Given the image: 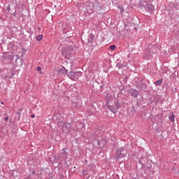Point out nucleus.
<instances>
[{"label": "nucleus", "mask_w": 179, "mask_h": 179, "mask_svg": "<svg viewBox=\"0 0 179 179\" xmlns=\"http://www.w3.org/2000/svg\"><path fill=\"white\" fill-rule=\"evenodd\" d=\"M138 8L145 9L147 12H153L155 10V6L148 1H143L138 3Z\"/></svg>", "instance_id": "1"}, {"label": "nucleus", "mask_w": 179, "mask_h": 179, "mask_svg": "<svg viewBox=\"0 0 179 179\" xmlns=\"http://www.w3.org/2000/svg\"><path fill=\"white\" fill-rule=\"evenodd\" d=\"M15 58V56L8 52H3L2 55V62L3 64H12V61H13V59Z\"/></svg>", "instance_id": "2"}, {"label": "nucleus", "mask_w": 179, "mask_h": 179, "mask_svg": "<svg viewBox=\"0 0 179 179\" xmlns=\"http://www.w3.org/2000/svg\"><path fill=\"white\" fill-rule=\"evenodd\" d=\"M68 78L69 79H71V80H78L80 76H82V72L81 71H70L67 74Z\"/></svg>", "instance_id": "3"}, {"label": "nucleus", "mask_w": 179, "mask_h": 179, "mask_svg": "<svg viewBox=\"0 0 179 179\" xmlns=\"http://www.w3.org/2000/svg\"><path fill=\"white\" fill-rule=\"evenodd\" d=\"M108 108L113 114H117V111H118V108H120V103L116 101V102H115L114 105L108 106Z\"/></svg>", "instance_id": "4"}, {"label": "nucleus", "mask_w": 179, "mask_h": 179, "mask_svg": "<svg viewBox=\"0 0 179 179\" xmlns=\"http://www.w3.org/2000/svg\"><path fill=\"white\" fill-rule=\"evenodd\" d=\"M60 124L62 125V129L63 132H70L72 128L71 123L60 122Z\"/></svg>", "instance_id": "5"}, {"label": "nucleus", "mask_w": 179, "mask_h": 179, "mask_svg": "<svg viewBox=\"0 0 179 179\" xmlns=\"http://www.w3.org/2000/svg\"><path fill=\"white\" fill-rule=\"evenodd\" d=\"M127 153H128V152L125 150V148H121L119 150L117 151V156H116V157L117 159L125 157V156H127Z\"/></svg>", "instance_id": "6"}, {"label": "nucleus", "mask_w": 179, "mask_h": 179, "mask_svg": "<svg viewBox=\"0 0 179 179\" xmlns=\"http://www.w3.org/2000/svg\"><path fill=\"white\" fill-rule=\"evenodd\" d=\"M129 93L132 97L136 98V97H138V95L139 94V91H138L135 89L131 88L129 90Z\"/></svg>", "instance_id": "7"}, {"label": "nucleus", "mask_w": 179, "mask_h": 179, "mask_svg": "<svg viewBox=\"0 0 179 179\" xmlns=\"http://www.w3.org/2000/svg\"><path fill=\"white\" fill-rule=\"evenodd\" d=\"M88 43H93L94 41V35L93 34H90L87 36Z\"/></svg>", "instance_id": "8"}, {"label": "nucleus", "mask_w": 179, "mask_h": 179, "mask_svg": "<svg viewBox=\"0 0 179 179\" xmlns=\"http://www.w3.org/2000/svg\"><path fill=\"white\" fill-rule=\"evenodd\" d=\"M58 73L63 75H66L68 73V70L65 69V67H62V69H59Z\"/></svg>", "instance_id": "9"}, {"label": "nucleus", "mask_w": 179, "mask_h": 179, "mask_svg": "<svg viewBox=\"0 0 179 179\" xmlns=\"http://www.w3.org/2000/svg\"><path fill=\"white\" fill-rule=\"evenodd\" d=\"M163 83V79H159L155 83L156 86H159Z\"/></svg>", "instance_id": "10"}, {"label": "nucleus", "mask_w": 179, "mask_h": 179, "mask_svg": "<svg viewBox=\"0 0 179 179\" xmlns=\"http://www.w3.org/2000/svg\"><path fill=\"white\" fill-rule=\"evenodd\" d=\"M174 118H176V115L173 114L169 116V119L171 122H174Z\"/></svg>", "instance_id": "11"}, {"label": "nucleus", "mask_w": 179, "mask_h": 179, "mask_svg": "<svg viewBox=\"0 0 179 179\" xmlns=\"http://www.w3.org/2000/svg\"><path fill=\"white\" fill-rule=\"evenodd\" d=\"M37 41H41L43 40V34L36 36Z\"/></svg>", "instance_id": "12"}, {"label": "nucleus", "mask_w": 179, "mask_h": 179, "mask_svg": "<svg viewBox=\"0 0 179 179\" xmlns=\"http://www.w3.org/2000/svg\"><path fill=\"white\" fill-rule=\"evenodd\" d=\"M118 8L120 9L121 13H124V7L119 6Z\"/></svg>", "instance_id": "13"}, {"label": "nucleus", "mask_w": 179, "mask_h": 179, "mask_svg": "<svg viewBox=\"0 0 179 179\" xmlns=\"http://www.w3.org/2000/svg\"><path fill=\"white\" fill-rule=\"evenodd\" d=\"M16 115H17V121L20 120L21 113L20 112H16Z\"/></svg>", "instance_id": "14"}, {"label": "nucleus", "mask_w": 179, "mask_h": 179, "mask_svg": "<svg viewBox=\"0 0 179 179\" xmlns=\"http://www.w3.org/2000/svg\"><path fill=\"white\" fill-rule=\"evenodd\" d=\"M116 47L117 46H115V45H110L109 48H110V51H114V50H115Z\"/></svg>", "instance_id": "15"}, {"label": "nucleus", "mask_w": 179, "mask_h": 179, "mask_svg": "<svg viewBox=\"0 0 179 179\" xmlns=\"http://www.w3.org/2000/svg\"><path fill=\"white\" fill-rule=\"evenodd\" d=\"M62 155H64L65 156H66V149H65V148H63L62 150Z\"/></svg>", "instance_id": "16"}, {"label": "nucleus", "mask_w": 179, "mask_h": 179, "mask_svg": "<svg viewBox=\"0 0 179 179\" xmlns=\"http://www.w3.org/2000/svg\"><path fill=\"white\" fill-rule=\"evenodd\" d=\"M173 5H174L173 8H174L176 10H178V9H179L178 4L174 3Z\"/></svg>", "instance_id": "17"}, {"label": "nucleus", "mask_w": 179, "mask_h": 179, "mask_svg": "<svg viewBox=\"0 0 179 179\" xmlns=\"http://www.w3.org/2000/svg\"><path fill=\"white\" fill-rule=\"evenodd\" d=\"M116 66H117V68H119V69H121L122 68V64H121L120 63H119V64H117L116 65Z\"/></svg>", "instance_id": "18"}, {"label": "nucleus", "mask_w": 179, "mask_h": 179, "mask_svg": "<svg viewBox=\"0 0 179 179\" xmlns=\"http://www.w3.org/2000/svg\"><path fill=\"white\" fill-rule=\"evenodd\" d=\"M83 176L87 175V171L83 170Z\"/></svg>", "instance_id": "19"}, {"label": "nucleus", "mask_w": 179, "mask_h": 179, "mask_svg": "<svg viewBox=\"0 0 179 179\" xmlns=\"http://www.w3.org/2000/svg\"><path fill=\"white\" fill-rule=\"evenodd\" d=\"M31 171H32V172H31V174H36V171H34V169H31Z\"/></svg>", "instance_id": "20"}, {"label": "nucleus", "mask_w": 179, "mask_h": 179, "mask_svg": "<svg viewBox=\"0 0 179 179\" xmlns=\"http://www.w3.org/2000/svg\"><path fill=\"white\" fill-rule=\"evenodd\" d=\"M36 71H41V66H38L36 69Z\"/></svg>", "instance_id": "21"}, {"label": "nucleus", "mask_w": 179, "mask_h": 179, "mask_svg": "<svg viewBox=\"0 0 179 179\" xmlns=\"http://www.w3.org/2000/svg\"><path fill=\"white\" fill-rule=\"evenodd\" d=\"M9 120V117H6L5 119H4V121L8 122V120Z\"/></svg>", "instance_id": "22"}, {"label": "nucleus", "mask_w": 179, "mask_h": 179, "mask_svg": "<svg viewBox=\"0 0 179 179\" xmlns=\"http://www.w3.org/2000/svg\"><path fill=\"white\" fill-rule=\"evenodd\" d=\"M31 118H34V115H31Z\"/></svg>", "instance_id": "23"}, {"label": "nucleus", "mask_w": 179, "mask_h": 179, "mask_svg": "<svg viewBox=\"0 0 179 179\" xmlns=\"http://www.w3.org/2000/svg\"><path fill=\"white\" fill-rule=\"evenodd\" d=\"M8 10H10V7L7 8Z\"/></svg>", "instance_id": "24"}, {"label": "nucleus", "mask_w": 179, "mask_h": 179, "mask_svg": "<svg viewBox=\"0 0 179 179\" xmlns=\"http://www.w3.org/2000/svg\"><path fill=\"white\" fill-rule=\"evenodd\" d=\"M3 78H8V76H3Z\"/></svg>", "instance_id": "25"}, {"label": "nucleus", "mask_w": 179, "mask_h": 179, "mask_svg": "<svg viewBox=\"0 0 179 179\" xmlns=\"http://www.w3.org/2000/svg\"><path fill=\"white\" fill-rule=\"evenodd\" d=\"M13 16H16V14H15V13H14V14H13Z\"/></svg>", "instance_id": "26"}, {"label": "nucleus", "mask_w": 179, "mask_h": 179, "mask_svg": "<svg viewBox=\"0 0 179 179\" xmlns=\"http://www.w3.org/2000/svg\"><path fill=\"white\" fill-rule=\"evenodd\" d=\"M1 104H3V102H1Z\"/></svg>", "instance_id": "27"}, {"label": "nucleus", "mask_w": 179, "mask_h": 179, "mask_svg": "<svg viewBox=\"0 0 179 179\" xmlns=\"http://www.w3.org/2000/svg\"><path fill=\"white\" fill-rule=\"evenodd\" d=\"M40 29H41V28L39 27L38 29L40 30Z\"/></svg>", "instance_id": "28"}, {"label": "nucleus", "mask_w": 179, "mask_h": 179, "mask_svg": "<svg viewBox=\"0 0 179 179\" xmlns=\"http://www.w3.org/2000/svg\"><path fill=\"white\" fill-rule=\"evenodd\" d=\"M24 179H26V178H24Z\"/></svg>", "instance_id": "29"}]
</instances>
